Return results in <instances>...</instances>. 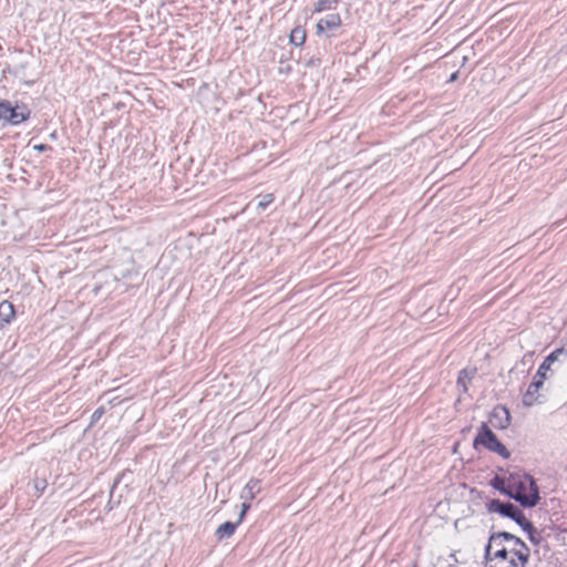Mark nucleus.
<instances>
[{
	"label": "nucleus",
	"mask_w": 567,
	"mask_h": 567,
	"mask_svg": "<svg viewBox=\"0 0 567 567\" xmlns=\"http://www.w3.org/2000/svg\"><path fill=\"white\" fill-rule=\"evenodd\" d=\"M508 496L525 507H534L539 501L535 480L525 473H512L507 477Z\"/></svg>",
	"instance_id": "1"
},
{
	"label": "nucleus",
	"mask_w": 567,
	"mask_h": 567,
	"mask_svg": "<svg viewBox=\"0 0 567 567\" xmlns=\"http://www.w3.org/2000/svg\"><path fill=\"white\" fill-rule=\"evenodd\" d=\"M528 549H512L497 548L485 555L486 559L491 563L489 567H526L529 560Z\"/></svg>",
	"instance_id": "2"
},
{
	"label": "nucleus",
	"mask_w": 567,
	"mask_h": 567,
	"mask_svg": "<svg viewBox=\"0 0 567 567\" xmlns=\"http://www.w3.org/2000/svg\"><path fill=\"white\" fill-rule=\"evenodd\" d=\"M478 444L497 453L504 458H508L511 455L505 445L497 440L496 435L486 424H482L481 430L474 440V446H477Z\"/></svg>",
	"instance_id": "3"
},
{
	"label": "nucleus",
	"mask_w": 567,
	"mask_h": 567,
	"mask_svg": "<svg viewBox=\"0 0 567 567\" xmlns=\"http://www.w3.org/2000/svg\"><path fill=\"white\" fill-rule=\"evenodd\" d=\"M30 115V111L25 105H12L7 100H0V120L12 125L24 122Z\"/></svg>",
	"instance_id": "4"
},
{
	"label": "nucleus",
	"mask_w": 567,
	"mask_h": 567,
	"mask_svg": "<svg viewBox=\"0 0 567 567\" xmlns=\"http://www.w3.org/2000/svg\"><path fill=\"white\" fill-rule=\"evenodd\" d=\"M502 540L506 542V545L502 547L506 550L528 549L527 545L520 538L516 537L515 535H513L511 533L501 532V533L493 534L489 537L488 544L485 547V555H489L491 551H493V548L495 547V545H497V542H502Z\"/></svg>",
	"instance_id": "5"
},
{
	"label": "nucleus",
	"mask_w": 567,
	"mask_h": 567,
	"mask_svg": "<svg viewBox=\"0 0 567 567\" xmlns=\"http://www.w3.org/2000/svg\"><path fill=\"white\" fill-rule=\"evenodd\" d=\"M544 380L534 377V381L529 384L527 391L523 395V403L526 406H533L539 402V389L543 386Z\"/></svg>",
	"instance_id": "6"
},
{
	"label": "nucleus",
	"mask_w": 567,
	"mask_h": 567,
	"mask_svg": "<svg viewBox=\"0 0 567 567\" xmlns=\"http://www.w3.org/2000/svg\"><path fill=\"white\" fill-rule=\"evenodd\" d=\"M516 506L512 503H503L498 499H491L486 503V509L489 513H498L505 517H514V511Z\"/></svg>",
	"instance_id": "7"
},
{
	"label": "nucleus",
	"mask_w": 567,
	"mask_h": 567,
	"mask_svg": "<svg viewBox=\"0 0 567 567\" xmlns=\"http://www.w3.org/2000/svg\"><path fill=\"white\" fill-rule=\"evenodd\" d=\"M560 354H567V352L561 348V349H557V350L553 351L550 354H548L545 358L544 362L539 365V368L535 374L536 378H540L542 380L545 381L547 371H549L551 364L558 360Z\"/></svg>",
	"instance_id": "8"
},
{
	"label": "nucleus",
	"mask_w": 567,
	"mask_h": 567,
	"mask_svg": "<svg viewBox=\"0 0 567 567\" xmlns=\"http://www.w3.org/2000/svg\"><path fill=\"white\" fill-rule=\"evenodd\" d=\"M491 423L498 429H506L511 423L509 411L504 406L494 409Z\"/></svg>",
	"instance_id": "9"
},
{
	"label": "nucleus",
	"mask_w": 567,
	"mask_h": 567,
	"mask_svg": "<svg viewBox=\"0 0 567 567\" xmlns=\"http://www.w3.org/2000/svg\"><path fill=\"white\" fill-rule=\"evenodd\" d=\"M341 25V18L338 13H331L327 17L320 19L317 23V31L318 33L328 31V30H336Z\"/></svg>",
	"instance_id": "10"
},
{
	"label": "nucleus",
	"mask_w": 567,
	"mask_h": 567,
	"mask_svg": "<svg viewBox=\"0 0 567 567\" xmlns=\"http://www.w3.org/2000/svg\"><path fill=\"white\" fill-rule=\"evenodd\" d=\"M16 316L14 307L11 302L3 300L0 302V327L9 324Z\"/></svg>",
	"instance_id": "11"
},
{
	"label": "nucleus",
	"mask_w": 567,
	"mask_h": 567,
	"mask_svg": "<svg viewBox=\"0 0 567 567\" xmlns=\"http://www.w3.org/2000/svg\"><path fill=\"white\" fill-rule=\"evenodd\" d=\"M513 520H515L524 530L528 532L530 540H535L534 538V527L533 524L526 519L523 512L519 511L517 507L514 511V517H511Z\"/></svg>",
	"instance_id": "12"
},
{
	"label": "nucleus",
	"mask_w": 567,
	"mask_h": 567,
	"mask_svg": "<svg viewBox=\"0 0 567 567\" xmlns=\"http://www.w3.org/2000/svg\"><path fill=\"white\" fill-rule=\"evenodd\" d=\"M260 491L259 482L257 480H249L246 486L244 487L240 498L243 501H252Z\"/></svg>",
	"instance_id": "13"
},
{
	"label": "nucleus",
	"mask_w": 567,
	"mask_h": 567,
	"mask_svg": "<svg viewBox=\"0 0 567 567\" xmlns=\"http://www.w3.org/2000/svg\"><path fill=\"white\" fill-rule=\"evenodd\" d=\"M238 524H239L238 522H236V523L225 522L217 528V530H216L217 537L219 539H223V538H228V537L233 536Z\"/></svg>",
	"instance_id": "14"
},
{
	"label": "nucleus",
	"mask_w": 567,
	"mask_h": 567,
	"mask_svg": "<svg viewBox=\"0 0 567 567\" xmlns=\"http://www.w3.org/2000/svg\"><path fill=\"white\" fill-rule=\"evenodd\" d=\"M476 373L475 369H464L460 372L457 384L463 388L464 391H467V385L471 380L474 378Z\"/></svg>",
	"instance_id": "15"
},
{
	"label": "nucleus",
	"mask_w": 567,
	"mask_h": 567,
	"mask_svg": "<svg viewBox=\"0 0 567 567\" xmlns=\"http://www.w3.org/2000/svg\"><path fill=\"white\" fill-rule=\"evenodd\" d=\"M306 40V31L302 28H295L290 32V42L296 45H302Z\"/></svg>",
	"instance_id": "16"
},
{
	"label": "nucleus",
	"mask_w": 567,
	"mask_h": 567,
	"mask_svg": "<svg viewBox=\"0 0 567 567\" xmlns=\"http://www.w3.org/2000/svg\"><path fill=\"white\" fill-rule=\"evenodd\" d=\"M491 485L495 489H497L501 493L506 494L508 496L507 478L504 480V478H501V477L496 476L495 478L492 480Z\"/></svg>",
	"instance_id": "17"
},
{
	"label": "nucleus",
	"mask_w": 567,
	"mask_h": 567,
	"mask_svg": "<svg viewBox=\"0 0 567 567\" xmlns=\"http://www.w3.org/2000/svg\"><path fill=\"white\" fill-rule=\"evenodd\" d=\"M274 199L275 197L271 193L259 196L257 208L266 209L274 202Z\"/></svg>",
	"instance_id": "18"
},
{
	"label": "nucleus",
	"mask_w": 567,
	"mask_h": 567,
	"mask_svg": "<svg viewBox=\"0 0 567 567\" xmlns=\"http://www.w3.org/2000/svg\"><path fill=\"white\" fill-rule=\"evenodd\" d=\"M332 9H334V6L331 0H318L313 12H321V11L332 10Z\"/></svg>",
	"instance_id": "19"
},
{
	"label": "nucleus",
	"mask_w": 567,
	"mask_h": 567,
	"mask_svg": "<svg viewBox=\"0 0 567 567\" xmlns=\"http://www.w3.org/2000/svg\"><path fill=\"white\" fill-rule=\"evenodd\" d=\"M250 502H251V501H244V502H243V504H241V511H240V513H239L238 523H240V522L244 519V517H245V515H246L247 511H248V509H249V507H250Z\"/></svg>",
	"instance_id": "20"
},
{
	"label": "nucleus",
	"mask_w": 567,
	"mask_h": 567,
	"mask_svg": "<svg viewBox=\"0 0 567 567\" xmlns=\"http://www.w3.org/2000/svg\"><path fill=\"white\" fill-rule=\"evenodd\" d=\"M103 414H104V408H103V406L97 408V409L93 412V414H92V416H91V422H92V423L96 422V421H97V420H99Z\"/></svg>",
	"instance_id": "21"
},
{
	"label": "nucleus",
	"mask_w": 567,
	"mask_h": 567,
	"mask_svg": "<svg viewBox=\"0 0 567 567\" xmlns=\"http://www.w3.org/2000/svg\"><path fill=\"white\" fill-rule=\"evenodd\" d=\"M107 402L112 405H115L121 402V399L118 395L112 396L107 399Z\"/></svg>",
	"instance_id": "22"
},
{
	"label": "nucleus",
	"mask_w": 567,
	"mask_h": 567,
	"mask_svg": "<svg viewBox=\"0 0 567 567\" xmlns=\"http://www.w3.org/2000/svg\"><path fill=\"white\" fill-rule=\"evenodd\" d=\"M34 148L38 151H44L47 148V146L43 144H40V145H35Z\"/></svg>",
	"instance_id": "23"
},
{
	"label": "nucleus",
	"mask_w": 567,
	"mask_h": 567,
	"mask_svg": "<svg viewBox=\"0 0 567 567\" xmlns=\"http://www.w3.org/2000/svg\"><path fill=\"white\" fill-rule=\"evenodd\" d=\"M504 545H502V542H497V545L493 548V551H495L497 548H502Z\"/></svg>",
	"instance_id": "24"
},
{
	"label": "nucleus",
	"mask_w": 567,
	"mask_h": 567,
	"mask_svg": "<svg viewBox=\"0 0 567 567\" xmlns=\"http://www.w3.org/2000/svg\"><path fill=\"white\" fill-rule=\"evenodd\" d=\"M456 78H457V73H453V74L451 75L450 81H451V82H453V81H455V80H456Z\"/></svg>",
	"instance_id": "25"
},
{
	"label": "nucleus",
	"mask_w": 567,
	"mask_h": 567,
	"mask_svg": "<svg viewBox=\"0 0 567 567\" xmlns=\"http://www.w3.org/2000/svg\"><path fill=\"white\" fill-rule=\"evenodd\" d=\"M333 6L336 7V4L340 1V0H331Z\"/></svg>",
	"instance_id": "26"
},
{
	"label": "nucleus",
	"mask_w": 567,
	"mask_h": 567,
	"mask_svg": "<svg viewBox=\"0 0 567 567\" xmlns=\"http://www.w3.org/2000/svg\"><path fill=\"white\" fill-rule=\"evenodd\" d=\"M454 525H455L456 528H458L460 520H456Z\"/></svg>",
	"instance_id": "27"
}]
</instances>
